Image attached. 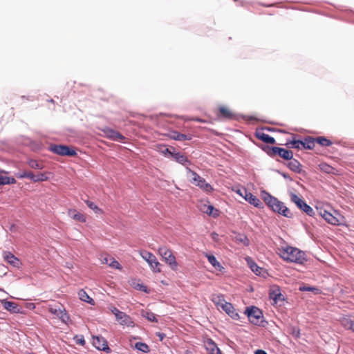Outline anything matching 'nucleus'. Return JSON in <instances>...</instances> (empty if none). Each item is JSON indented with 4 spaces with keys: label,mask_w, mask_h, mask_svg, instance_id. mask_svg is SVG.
<instances>
[{
    "label": "nucleus",
    "mask_w": 354,
    "mask_h": 354,
    "mask_svg": "<svg viewBox=\"0 0 354 354\" xmlns=\"http://www.w3.org/2000/svg\"><path fill=\"white\" fill-rule=\"evenodd\" d=\"M212 301L218 307L222 308L225 303L227 301L224 299V295L222 294H214L211 297Z\"/></svg>",
    "instance_id": "412c9836"
},
{
    "label": "nucleus",
    "mask_w": 354,
    "mask_h": 354,
    "mask_svg": "<svg viewBox=\"0 0 354 354\" xmlns=\"http://www.w3.org/2000/svg\"><path fill=\"white\" fill-rule=\"evenodd\" d=\"M256 137L261 140V141L267 143V144H274L275 143V139L269 136L268 134H266L262 131H257L256 133Z\"/></svg>",
    "instance_id": "4be33fe9"
},
{
    "label": "nucleus",
    "mask_w": 354,
    "mask_h": 354,
    "mask_svg": "<svg viewBox=\"0 0 354 354\" xmlns=\"http://www.w3.org/2000/svg\"><path fill=\"white\" fill-rule=\"evenodd\" d=\"M283 176L285 178H288V179H290L289 176L288 174H283Z\"/></svg>",
    "instance_id": "13d9d810"
},
{
    "label": "nucleus",
    "mask_w": 354,
    "mask_h": 354,
    "mask_svg": "<svg viewBox=\"0 0 354 354\" xmlns=\"http://www.w3.org/2000/svg\"><path fill=\"white\" fill-rule=\"evenodd\" d=\"M342 325L354 333V317L346 316L341 319Z\"/></svg>",
    "instance_id": "5701e85b"
},
{
    "label": "nucleus",
    "mask_w": 354,
    "mask_h": 354,
    "mask_svg": "<svg viewBox=\"0 0 354 354\" xmlns=\"http://www.w3.org/2000/svg\"><path fill=\"white\" fill-rule=\"evenodd\" d=\"M187 169L188 172L191 174L192 180L195 185L199 187L201 189L207 192H211L213 190L212 185L207 183L203 178L201 177L198 174L190 169L189 167H187Z\"/></svg>",
    "instance_id": "20e7f679"
},
{
    "label": "nucleus",
    "mask_w": 354,
    "mask_h": 354,
    "mask_svg": "<svg viewBox=\"0 0 354 354\" xmlns=\"http://www.w3.org/2000/svg\"><path fill=\"white\" fill-rule=\"evenodd\" d=\"M158 151L162 153L166 157H169V156H171L172 157V154H174L175 150L174 148H167L166 147L165 145H159L158 147Z\"/></svg>",
    "instance_id": "2f4dec72"
},
{
    "label": "nucleus",
    "mask_w": 354,
    "mask_h": 354,
    "mask_svg": "<svg viewBox=\"0 0 354 354\" xmlns=\"http://www.w3.org/2000/svg\"><path fill=\"white\" fill-rule=\"evenodd\" d=\"M205 257L207 259L209 263L216 269L219 271H221L223 269V267L221 265V263L216 260V258L211 254L205 253Z\"/></svg>",
    "instance_id": "b1692460"
},
{
    "label": "nucleus",
    "mask_w": 354,
    "mask_h": 354,
    "mask_svg": "<svg viewBox=\"0 0 354 354\" xmlns=\"http://www.w3.org/2000/svg\"><path fill=\"white\" fill-rule=\"evenodd\" d=\"M27 163L32 169H42L44 168V165L41 163H39L33 159L28 160Z\"/></svg>",
    "instance_id": "e433bc0d"
},
{
    "label": "nucleus",
    "mask_w": 354,
    "mask_h": 354,
    "mask_svg": "<svg viewBox=\"0 0 354 354\" xmlns=\"http://www.w3.org/2000/svg\"><path fill=\"white\" fill-rule=\"evenodd\" d=\"M262 197L264 202L271 208H274V205L278 203V199L266 191L262 192Z\"/></svg>",
    "instance_id": "f3484780"
},
{
    "label": "nucleus",
    "mask_w": 354,
    "mask_h": 354,
    "mask_svg": "<svg viewBox=\"0 0 354 354\" xmlns=\"http://www.w3.org/2000/svg\"><path fill=\"white\" fill-rule=\"evenodd\" d=\"M49 150L62 156H66L73 157L77 155L76 151L73 149L64 145H50L49 146Z\"/></svg>",
    "instance_id": "39448f33"
},
{
    "label": "nucleus",
    "mask_w": 354,
    "mask_h": 354,
    "mask_svg": "<svg viewBox=\"0 0 354 354\" xmlns=\"http://www.w3.org/2000/svg\"><path fill=\"white\" fill-rule=\"evenodd\" d=\"M108 136L115 141H122L124 139V136H122L120 133L118 131H116L113 129H109L107 131Z\"/></svg>",
    "instance_id": "c756f323"
},
{
    "label": "nucleus",
    "mask_w": 354,
    "mask_h": 354,
    "mask_svg": "<svg viewBox=\"0 0 354 354\" xmlns=\"http://www.w3.org/2000/svg\"><path fill=\"white\" fill-rule=\"evenodd\" d=\"M3 257L9 264L15 268H19L21 265L19 260L10 252H3Z\"/></svg>",
    "instance_id": "2eb2a0df"
},
{
    "label": "nucleus",
    "mask_w": 354,
    "mask_h": 354,
    "mask_svg": "<svg viewBox=\"0 0 354 354\" xmlns=\"http://www.w3.org/2000/svg\"><path fill=\"white\" fill-rule=\"evenodd\" d=\"M236 193L244 198L246 201L254 207H261L262 206V203L261 201L251 192H249L246 189L243 188L238 189Z\"/></svg>",
    "instance_id": "6e6552de"
},
{
    "label": "nucleus",
    "mask_w": 354,
    "mask_h": 354,
    "mask_svg": "<svg viewBox=\"0 0 354 354\" xmlns=\"http://www.w3.org/2000/svg\"><path fill=\"white\" fill-rule=\"evenodd\" d=\"M333 169V168L332 167H330V165H326H326H323L322 167V169H323L326 173H330L331 170Z\"/></svg>",
    "instance_id": "09e8293b"
},
{
    "label": "nucleus",
    "mask_w": 354,
    "mask_h": 354,
    "mask_svg": "<svg viewBox=\"0 0 354 354\" xmlns=\"http://www.w3.org/2000/svg\"><path fill=\"white\" fill-rule=\"evenodd\" d=\"M290 200L299 209L302 210L307 215L310 216H313L315 215L314 209L297 194L291 193Z\"/></svg>",
    "instance_id": "7ed1b4c3"
},
{
    "label": "nucleus",
    "mask_w": 354,
    "mask_h": 354,
    "mask_svg": "<svg viewBox=\"0 0 354 354\" xmlns=\"http://www.w3.org/2000/svg\"><path fill=\"white\" fill-rule=\"evenodd\" d=\"M136 288L143 292H147V287L142 284H138Z\"/></svg>",
    "instance_id": "864d4df0"
},
{
    "label": "nucleus",
    "mask_w": 354,
    "mask_h": 354,
    "mask_svg": "<svg viewBox=\"0 0 354 354\" xmlns=\"http://www.w3.org/2000/svg\"><path fill=\"white\" fill-rule=\"evenodd\" d=\"M319 214L320 216L328 223L333 225H339L340 222L339 219L328 211L321 210Z\"/></svg>",
    "instance_id": "4468645a"
},
{
    "label": "nucleus",
    "mask_w": 354,
    "mask_h": 354,
    "mask_svg": "<svg viewBox=\"0 0 354 354\" xmlns=\"http://www.w3.org/2000/svg\"><path fill=\"white\" fill-rule=\"evenodd\" d=\"M135 348L142 353H148L149 352V346L143 342H137L135 344Z\"/></svg>",
    "instance_id": "4c0bfd02"
},
{
    "label": "nucleus",
    "mask_w": 354,
    "mask_h": 354,
    "mask_svg": "<svg viewBox=\"0 0 354 354\" xmlns=\"http://www.w3.org/2000/svg\"><path fill=\"white\" fill-rule=\"evenodd\" d=\"M255 354H268V353L263 350L258 349L255 351Z\"/></svg>",
    "instance_id": "6e6d98bb"
},
{
    "label": "nucleus",
    "mask_w": 354,
    "mask_h": 354,
    "mask_svg": "<svg viewBox=\"0 0 354 354\" xmlns=\"http://www.w3.org/2000/svg\"><path fill=\"white\" fill-rule=\"evenodd\" d=\"M78 296L82 301L90 304H94L93 299L91 298L84 290H80L78 292Z\"/></svg>",
    "instance_id": "473e14b6"
},
{
    "label": "nucleus",
    "mask_w": 354,
    "mask_h": 354,
    "mask_svg": "<svg viewBox=\"0 0 354 354\" xmlns=\"http://www.w3.org/2000/svg\"><path fill=\"white\" fill-rule=\"evenodd\" d=\"M277 254L285 261L302 264L306 260L305 253L298 248L286 246L277 249Z\"/></svg>",
    "instance_id": "f257e3e1"
},
{
    "label": "nucleus",
    "mask_w": 354,
    "mask_h": 354,
    "mask_svg": "<svg viewBox=\"0 0 354 354\" xmlns=\"http://www.w3.org/2000/svg\"><path fill=\"white\" fill-rule=\"evenodd\" d=\"M26 178H28L30 179L32 182H34V179L35 178V174H34L32 172H27Z\"/></svg>",
    "instance_id": "603ef678"
},
{
    "label": "nucleus",
    "mask_w": 354,
    "mask_h": 354,
    "mask_svg": "<svg viewBox=\"0 0 354 354\" xmlns=\"http://www.w3.org/2000/svg\"><path fill=\"white\" fill-rule=\"evenodd\" d=\"M48 311L60 319L62 322L67 324L70 321V317L65 308L60 304H55L50 305L48 307Z\"/></svg>",
    "instance_id": "f03ea898"
},
{
    "label": "nucleus",
    "mask_w": 354,
    "mask_h": 354,
    "mask_svg": "<svg viewBox=\"0 0 354 354\" xmlns=\"http://www.w3.org/2000/svg\"><path fill=\"white\" fill-rule=\"evenodd\" d=\"M1 304H3L4 308L6 309L8 311H10L13 313H17L19 312L18 305L15 302L3 299L1 300Z\"/></svg>",
    "instance_id": "6ab92c4d"
},
{
    "label": "nucleus",
    "mask_w": 354,
    "mask_h": 354,
    "mask_svg": "<svg viewBox=\"0 0 354 354\" xmlns=\"http://www.w3.org/2000/svg\"><path fill=\"white\" fill-rule=\"evenodd\" d=\"M171 138L175 140L183 141L191 139L190 136L186 134L180 133L178 131H173L171 133Z\"/></svg>",
    "instance_id": "7c9ffc66"
},
{
    "label": "nucleus",
    "mask_w": 354,
    "mask_h": 354,
    "mask_svg": "<svg viewBox=\"0 0 354 354\" xmlns=\"http://www.w3.org/2000/svg\"><path fill=\"white\" fill-rule=\"evenodd\" d=\"M16 180L13 177L3 176L0 175V185L15 184Z\"/></svg>",
    "instance_id": "f704fd0d"
},
{
    "label": "nucleus",
    "mask_w": 354,
    "mask_h": 354,
    "mask_svg": "<svg viewBox=\"0 0 354 354\" xmlns=\"http://www.w3.org/2000/svg\"><path fill=\"white\" fill-rule=\"evenodd\" d=\"M219 235L218 234H217L216 232H214L211 234V238L212 239L213 241H214L215 242H218L219 239Z\"/></svg>",
    "instance_id": "8fccbe9b"
},
{
    "label": "nucleus",
    "mask_w": 354,
    "mask_h": 354,
    "mask_svg": "<svg viewBox=\"0 0 354 354\" xmlns=\"http://www.w3.org/2000/svg\"><path fill=\"white\" fill-rule=\"evenodd\" d=\"M270 156L278 155L284 160H290L293 157V153L290 150L278 147H272L270 151L268 152Z\"/></svg>",
    "instance_id": "9d476101"
},
{
    "label": "nucleus",
    "mask_w": 354,
    "mask_h": 354,
    "mask_svg": "<svg viewBox=\"0 0 354 354\" xmlns=\"http://www.w3.org/2000/svg\"><path fill=\"white\" fill-rule=\"evenodd\" d=\"M85 203L95 214H102V210L99 208L94 203L90 201H86Z\"/></svg>",
    "instance_id": "58836bf2"
},
{
    "label": "nucleus",
    "mask_w": 354,
    "mask_h": 354,
    "mask_svg": "<svg viewBox=\"0 0 354 354\" xmlns=\"http://www.w3.org/2000/svg\"><path fill=\"white\" fill-rule=\"evenodd\" d=\"M221 309L232 319H238L239 318V313L236 312V309L231 303H225Z\"/></svg>",
    "instance_id": "dca6fc26"
},
{
    "label": "nucleus",
    "mask_w": 354,
    "mask_h": 354,
    "mask_svg": "<svg viewBox=\"0 0 354 354\" xmlns=\"http://www.w3.org/2000/svg\"><path fill=\"white\" fill-rule=\"evenodd\" d=\"M102 263L109 264V266L113 268L121 270L122 267L120 263L111 257H105L102 259Z\"/></svg>",
    "instance_id": "393cba45"
},
{
    "label": "nucleus",
    "mask_w": 354,
    "mask_h": 354,
    "mask_svg": "<svg viewBox=\"0 0 354 354\" xmlns=\"http://www.w3.org/2000/svg\"><path fill=\"white\" fill-rule=\"evenodd\" d=\"M315 138L308 137L303 141V147L308 149H312L315 147Z\"/></svg>",
    "instance_id": "72a5a7b5"
},
{
    "label": "nucleus",
    "mask_w": 354,
    "mask_h": 354,
    "mask_svg": "<svg viewBox=\"0 0 354 354\" xmlns=\"http://www.w3.org/2000/svg\"><path fill=\"white\" fill-rule=\"evenodd\" d=\"M172 158L177 162L186 166V168L188 167L187 165H190V161L187 159V156L181 153L174 151V154H172Z\"/></svg>",
    "instance_id": "a211bd4d"
},
{
    "label": "nucleus",
    "mask_w": 354,
    "mask_h": 354,
    "mask_svg": "<svg viewBox=\"0 0 354 354\" xmlns=\"http://www.w3.org/2000/svg\"><path fill=\"white\" fill-rule=\"evenodd\" d=\"M272 209L274 212H277L287 218H291L292 216L289 209L284 205L283 203L279 201V200L278 203L274 205V208Z\"/></svg>",
    "instance_id": "f8f14e48"
},
{
    "label": "nucleus",
    "mask_w": 354,
    "mask_h": 354,
    "mask_svg": "<svg viewBox=\"0 0 354 354\" xmlns=\"http://www.w3.org/2000/svg\"><path fill=\"white\" fill-rule=\"evenodd\" d=\"M245 313L247 315L250 322L255 325H257L263 318L262 311L256 306L248 307Z\"/></svg>",
    "instance_id": "0eeeda50"
},
{
    "label": "nucleus",
    "mask_w": 354,
    "mask_h": 354,
    "mask_svg": "<svg viewBox=\"0 0 354 354\" xmlns=\"http://www.w3.org/2000/svg\"><path fill=\"white\" fill-rule=\"evenodd\" d=\"M109 310L115 315V318L118 317L122 311L119 310L116 307L113 306H110L109 307Z\"/></svg>",
    "instance_id": "a18cd8bd"
},
{
    "label": "nucleus",
    "mask_w": 354,
    "mask_h": 354,
    "mask_svg": "<svg viewBox=\"0 0 354 354\" xmlns=\"http://www.w3.org/2000/svg\"><path fill=\"white\" fill-rule=\"evenodd\" d=\"M282 297V295L279 292V290H272L270 292V298L271 299H273L275 303H277V301L281 299V297Z\"/></svg>",
    "instance_id": "a19ab883"
},
{
    "label": "nucleus",
    "mask_w": 354,
    "mask_h": 354,
    "mask_svg": "<svg viewBox=\"0 0 354 354\" xmlns=\"http://www.w3.org/2000/svg\"><path fill=\"white\" fill-rule=\"evenodd\" d=\"M93 345L100 351L109 352L110 348L107 344V342L105 338L102 336H93Z\"/></svg>",
    "instance_id": "9b49d317"
},
{
    "label": "nucleus",
    "mask_w": 354,
    "mask_h": 354,
    "mask_svg": "<svg viewBox=\"0 0 354 354\" xmlns=\"http://www.w3.org/2000/svg\"><path fill=\"white\" fill-rule=\"evenodd\" d=\"M315 142H317L318 144H319L321 146H324V147H328V146H330L332 145V142L324 138V137H317L315 138Z\"/></svg>",
    "instance_id": "c9c22d12"
},
{
    "label": "nucleus",
    "mask_w": 354,
    "mask_h": 354,
    "mask_svg": "<svg viewBox=\"0 0 354 354\" xmlns=\"http://www.w3.org/2000/svg\"><path fill=\"white\" fill-rule=\"evenodd\" d=\"M212 348H211L209 354H221L220 349L216 346L214 343L212 344Z\"/></svg>",
    "instance_id": "de8ad7c7"
},
{
    "label": "nucleus",
    "mask_w": 354,
    "mask_h": 354,
    "mask_svg": "<svg viewBox=\"0 0 354 354\" xmlns=\"http://www.w3.org/2000/svg\"><path fill=\"white\" fill-rule=\"evenodd\" d=\"M30 306H32V308H35L34 304H30Z\"/></svg>",
    "instance_id": "bf43d9fd"
},
{
    "label": "nucleus",
    "mask_w": 354,
    "mask_h": 354,
    "mask_svg": "<svg viewBox=\"0 0 354 354\" xmlns=\"http://www.w3.org/2000/svg\"><path fill=\"white\" fill-rule=\"evenodd\" d=\"M76 342L80 345H84L85 344V340L84 339V337H81L80 339H78Z\"/></svg>",
    "instance_id": "5fc2aeb1"
},
{
    "label": "nucleus",
    "mask_w": 354,
    "mask_h": 354,
    "mask_svg": "<svg viewBox=\"0 0 354 354\" xmlns=\"http://www.w3.org/2000/svg\"><path fill=\"white\" fill-rule=\"evenodd\" d=\"M291 144L292 147L295 149H299L301 146L303 147V141L301 140H292Z\"/></svg>",
    "instance_id": "49530a36"
},
{
    "label": "nucleus",
    "mask_w": 354,
    "mask_h": 354,
    "mask_svg": "<svg viewBox=\"0 0 354 354\" xmlns=\"http://www.w3.org/2000/svg\"><path fill=\"white\" fill-rule=\"evenodd\" d=\"M140 254L143 259H145L154 272H160L158 268L160 263L156 259V257L151 253L146 250H141Z\"/></svg>",
    "instance_id": "1a4fd4ad"
},
{
    "label": "nucleus",
    "mask_w": 354,
    "mask_h": 354,
    "mask_svg": "<svg viewBox=\"0 0 354 354\" xmlns=\"http://www.w3.org/2000/svg\"><path fill=\"white\" fill-rule=\"evenodd\" d=\"M26 173H27V171H21V172H18L15 175L19 178H24L26 177Z\"/></svg>",
    "instance_id": "3c124183"
},
{
    "label": "nucleus",
    "mask_w": 354,
    "mask_h": 354,
    "mask_svg": "<svg viewBox=\"0 0 354 354\" xmlns=\"http://www.w3.org/2000/svg\"><path fill=\"white\" fill-rule=\"evenodd\" d=\"M68 214V216L73 218L74 220H76L82 223L86 222V217L84 216V215L78 212L75 209H69Z\"/></svg>",
    "instance_id": "bb28decb"
},
{
    "label": "nucleus",
    "mask_w": 354,
    "mask_h": 354,
    "mask_svg": "<svg viewBox=\"0 0 354 354\" xmlns=\"http://www.w3.org/2000/svg\"><path fill=\"white\" fill-rule=\"evenodd\" d=\"M234 240L237 243H242L245 246H248L250 245V240L244 234H236L234 238Z\"/></svg>",
    "instance_id": "c85d7f7f"
},
{
    "label": "nucleus",
    "mask_w": 354,
    "mask_h": 354,
    "mask_svg": "<svg viewBox=\"0 0 354 354\" xmlns=\"http://www.w3.org/2000/svg\"><path fill=\"white\" fill-rule=\"evenodd\" d=\"M158 336L160 337V340H162L163 338L165 337V335L163 333H158Z\"/></svg>",
    "instance_id": "4d7b16f0"
},
{
    "label": "nucleus",
    "mask_w": 354,
    "mask_h": 354,
    "mask_svg": "<svg viewBox=\"0 0 354 354\" xmlns=\"http://www.w3.org/2000/svg\"><path fill=\"white\" fill-rule=\"evenodd\" d=\"M289 162L288 163V167L292 171L300 174L301 171V165L300 162L294 159L293 157L289 160Z\"/></svg>",
    "instance_id": "aec40b11"
},
{
    "label": "nucleus",
    "mask_w": 354,
    "mask_h": 354,
    "mask_svg": "<svg viewBox=\"0 0 354 354\" xmlns=\"http://www.w3.org/2000/svg\"><path fill=\"white\" fill-rule=\"evenodd\" d=\"M115 319L121 326L127 327L134 326V322L132 318L124 312H122L121 314L115 318Z\"/></svg>",
    "instance_id": "ddd939ff"
},
{
    "label": "nucleus",
    "mask_w": 354,
    "mask_h": 354,
    "mask_svg": "<svg viewBox=\"0 0 354 354\" xmlns=\"http://www.w3.org/2000/svg\"><path fill=\"white\" fill-rule=\"evenodd\" d=\"M158 253L165 259V261L169 265L172 270L177 268L178 264L176 257L173 255L171 250L165 246H162L158 248Z\"/></svg>",
    "instance_id": "423d86ee"
},
{
    "label": "nucleus",
    "mask_w": 354,
    "mask_h": 354,
    "mask_svg": "<svg viewBox=\"0 0 354 354\" xmlns=\"http://www.w3.org/2000/svg\"><path fill=\"white\" fill-rule=\"evenodd\" d=\"M48 179V177L46 176L45 173H39L35 175V178L34 179V182H43L46 181Z\"/></svg>",
    "instance_id": "37998d69"
},
{
    "label": "nucleus",
    "mask_w": 354,
    "mask_h": 354,
    "mask_svg": "<svg viewBox=\"0 0 354 354\" xmlns=\"http://www.w3.org/2000/svg\"><path fill=\"white\" fill-rule=\"evenodd\" d=\"M201 210L208 215L216 217L218 215V210L215 209L212 205L203 204L201 207Z\"/></svg>",
    "instance_id": "a878e982"
},
{
    "label": "nucleus",
    "mask_w": 354,
    "mask_h": 354,
    "mask_svg": "<svg viewBox=\"0 0 354 354\" xmlns=\"http://www.w3.org/2000/svg\"><path fill=\"white\" fill-rule=\"evenodd\" d=\"M219 111L221 114L225 118H232L233 116L231 111L225 107H220Z\"/></svg>",
    "instance_id": "79ce46f5"
},
{
    "label": "nucleus",
    "mask_w": 354,
    "mask_h": 354,
    "mask_svg": "<svg viewBox=\"0 0 354 354\" xmlns=\"http://www.w3.org/2000/svg\"><path fill=\"white\" fill-rule=\"evenodd\" d=\"M299 290L301 291H309V292H319V289L315 288V287H311V286H301L299 288Z\"/></svg>",
    "instance_id": "c03bdc74"
},
{
    "label": "nucleus",
    "mask_w": 354,
    "mask_h": 354,
    "mask_svg": "<svg viewBox=\"0 0 354 354\" xmlns=\"http://www.w3.org/2000/svg\"><path fill=\"white\" fill-rule=\"evenodd\" d=\"M140 315L142 317L146 318L148 321L151 322H158V319L156 318V315L147 310H142L140 312Z\"/></svg>",
    "instance_id": "cd10ccee"
},
{
    "label": "nucleus",
    "mask_w": 354,
    "mask_h": 354,
    "mask_svg": "<svg viewBox=\"0 0 354 354\" xmlns=\"http://www.w3.org/2000/svg\"><path fill=\"white\" fill-rule=\"evenodd\" d=\"M251 270L257 274L260 275L261 271L263 270L262 268L259 267L256 263L252 261L251 263L248 262Z\"/></svg>",
    "instance_id": "ea45409f"
}]
</instances>
